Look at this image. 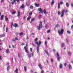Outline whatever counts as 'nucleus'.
<instances>
[{
  "instance_id": "obj_1",
  "label": "nucleus",
  "mask_w": 73,
  "mask_h": 73,
  "mask_svg": "<svg viewBox=\"0 0 73 73\" xmlns=\"http://www.w3.org/2000/svg\"><path fill=\"white\" fill-rule=\"evenodd\" d=\"M65 12V14L67 16V15H68V14L67 13L68 12V11L67 10L65 11V9H63L62 11L61 12V14L60 16V17H62L64 16Z\"/></svg>"
},
{
  "instance_id": "obj_2",
  "label": "nucleus",
  "mask_w": 73,
  "mask_h": 73,
  "mask_svg": "<svg viewBox=\"0 0 73 73\" xmlns=\"http://www.w3.org/2000/svg\"><path fill=\"white\" fill-rule=\"evenodd\" d=\"M38 40V38H36L35 39V43L37 45V46L36 47V50L37 53H38L39 52V47L40 46V45H38V42H37V40Z\"/></svg>"
},
{
  "instance_id": "obj_3",
  "label": "nucleus",
  "mask_w": 73,
  "mask_h": 73,
  "mask_svg": "<svg viewBox=\"0 0 73 73\" xmlns=\"http://www.w3.org/2000/svg\"><path fill=\"white\" fill-rule=\"evenodd\" d=\"M42 22H40L39 26L38 27V30H40L41 28H42Z\"/></svg>"
},
{
  "instance_id": "obj_4",
  "label": "nucleus",
  "mask_w": 73,
  "mask_h": 73,
  "mask_svg": "<svg viewBox=\"0 0 73 73\" xmlns=\"http://www.w3.org/2000/svg\"><path fill=\"white\" fill-rule=\"evenodd\" d=\"M64 30L63 29H62L61 30V31L60 30L58 31V33L59 35H63V33H64Z\"/></svg>"
},
{
  "instance_id": "obj_5",
  "label": "nucleus",
  "mask_w": 73,
  "mask_h": 73,
  "mask_svg": "<svg viewBox=\"0 0 73 73\" xmlns=\"http://www.w3.org/2000/svg\"><path fill=\"white\" fill-rule=\"evenodd\" d=\"M63 4H64V3H63V2H60V3H58V9H60V5Z\"/></svg>"
},
{
  "instance_id": "obj_6",
  "label": "nucleus",
  "mask_w": 73,
  "mask_h": 73,
  "mask_svg": "<svg viewBox=\"0 0 73 73\" xmlns=\"http://www.w3.org/2000/svg\"><path fill=\"white\" fill-rule=\"evenodd\" d=\"M56 56L58 57V61H60V58H61V57H60V54L58 53V52H57L56 53Z\"/></svg>"
},
{
  "instance_id": "obj_7",
  "label": "nucleus",
  "mask_w": 73,
  "mask_h": 73,
  "mask_svg": "<svg viewBox=\"0 0 73 73\" xmlns=\"http://www.w3.org/2000/svg\"><path fill=\"white\" fill-rule=\"evenodd\" d=\"M21 1H23V0H20ZM17 1V3H18L19 2V0H14L13 2H11V3L12 4H13V3H15V2H16V1Z\"/></svg>"
},
{
  "instance_id": "obj_8",
  "label": "nucleus",
  "mask_w": 73,
  "mask_h": 73,
  "mask_svg": "<svg viewBox=\"0 0 73 73\" xmlns=\"http://www.w3.org/2000/svg\"><path fill=\"white\" fill-rule=\"evenodd\" d=\"M13 26L14 27H15V28H16V27H19V25H17V23H14L13 25Z\"/></svg>"
},
{
  "instance_id": "obj_9",
  "label": "nucleus",
  "mask_w": 73,
  "mask_h": 73,
  "mask_svg": "<svg viewBox=\"0 0 73 73\" xmlns=\"http://www.w3.org/2000/svg\"><path fill=\"white\" fill-rule=\"evenodd\" d=\"M38 11H40L41 13H43V11H42V9L40 8L38 9Z\"/></svg>"
},
{
  "instance_id": "obj_10",
  "label": "nucleus",
  "mask_w": 73,
  "mask_h": 73,
  "mask_svg": "<svg viewBox=\"0 0 73 73\" xmlns=\"http://www.w3.org/2000/svg\"><path fill=\"white\" fill-rule=\"evenodd\" d=\"M24 49H25V52L27 53H28V50H27V47L25 46L24 47Z\"/></svg>"
},
{
  "instance_id": "obj_11",
  "label": "nucleus",
  "mask_w": 73,
  "mask_h": 73,
  "mask_svg": "<svg viewBox=\"0 0 73 73\" xmlns=\"http://www.w3.org/2000/svg\"><path fill=\"white\" fill-rule=\"evenodd\" d=\"M45 52L46 53L48 56H49V53L48 51H47V50H45Z\"/></svg>"
},
{
  "instance_id": "obj_12",
  "label": "nucleus",
  "mask_w": 73,
  "mask_h": 73,
  "mask_svg": "<svg viewBox=\"0 0 73 73\" xmlns=\"http://www.w3.org/2000/svg\"><path fill=\"white\" fill-rule=\"evenodd\" d=\"M35 6H36L37 7H40V5H39V4L37 3H35Z\"/></svg>"
},
{
  "instance_id": "obj_13",
  "label": "nucleus",
  "mask_w": 73,
  "mask_h": 73,
  "mask_svg": "<svg viewBox=\"0 0 73 73\" xmlns=\"http://www.w3.org/2000/svg\"><path fill=\"white\" fill-rule=\"evenodd\" d=\"M9 49H7L6 50L5 52L6 53H9Z\"/></svg>"
},
{
  "instance_id": "obj_14",
  "label": "nucleus",
  "mask_w": 73,
  "mask_h": 73,
  "mask_svg": "<svg viewBox=\"0 0 73 73\" xmlns=\"http://www.w3.org/2000/svg\"><path fill=\"white\" fill-rule=\"evenodd\" d=\"M5 34H3L2 35H0V38H2V37H5Z\"/></svg>"
},
{
  "instance_id": "obj_15",
  "label": "nucleus",
  "mask_w": 73,
  "mask_h": 73,
  "mask_svg": "<svg viewBox=\"0 0 73 73\" xmlns=\"http://www.w3.org/2000/svg\"><path fill=\"white\" fill-rule=\"evenodd\" d=\"M25 7V6H24V5L23 4L20 7V8H24Z\"/></svg>"
},
{
  "instance_id": "obj_16",
  "label": "nucleus",
  "mask_w": 73,
  "mask_h": 73,
  "mask_svg": "<svg viewBox=\"0 0 73 73\" xmlns=\"http://www.w3.org/2000/svg\"><path fill=\"white\" fill-rule=\"evenodd\" d=\"M1 20H4V15H2L1 17Z\"/></svg>"
},
{
  "instance_id": "obj_17",
  "label": "nucleus",
  "mask_w": 73,
  "mask_h": 73,
  "mask_svg": "<svg viewBox=\"0 0 73 73\" xmlns=\"http://www.w3.org/2000/svg\"><path fill=\"white\" fill-rule=\"evenodd\" d=\"M39 68L41 70L42 69V67H41V64H39L38 65Z\"/></svg>"
},
{
  "instance_id": "obj_18",
  "label": "nucleus",
  "mask_w": 73,
  "mask_h": 73,
  "mask_svg": "<svg viewBox=\"0 0 73 73\" xmlns=\"http://www.w3.org/2000/svg\"><path fill=\"white\" fill-rule=\"evenodd\" d=\"M14 72L16 73H18V69L16 68Z\"/></svg>"
},
{
  "instance_id": "obj_19",
  "label": "nucleus",
  "mask_w": 73,
  "mask_h": 73,
  "mask_svg": "<svg viewBox=\"0 0 73 73\" xmlns=\"http://www.w3.org/2000/svg\"><path fill=\"white\" fill-rule=\"evenodd\" d=\"M43 12L44 14H46V13H48V12H46V10L45 9H44L43 10Z\"/></svg>"
},
{
  "instance_id": "obj_20",
  "label": "nucleus",
  "mask_w": 73,
  "mask_h": 73,
  "mask_svg": "<svg viewBox=\"0 0 73 73\" xmlns=\"http://www.w3.org/2000/svg\"><path fill=\"white\" fill-rule=\"evenodd\" d=\"M54 4V0H53L51 2V5H53Z\"/></svg>"
},
{
  "instance_id": "obj_21",
  "label": "nucleus",
  "mask_w": 73,
  "mask_h": 73,
  "mask_svg": "<svg viewBox=\"0 0 73 73\" xmlns=\"http://www.w3.org/2000/svg\"><path fill=\"white\" fill-rule=\"evenodd\" d=\"M31 18V16L29 17L27 19V20H30Z\"/></svg>"
},
{
  "instance_id": "obj_22",
  "label": "nucleus",
  "mask_w": 73,
  "mask_h": 73,
  "mask_svg": "<svg viewBox=\"0 0 73 73\" xmlns=\"http://www.w3.org/2000/svg\"><path fill=\"white\" fill-rule=\"evenodd\" d=\"M5 20L6 21H8V18H7V16H5Z\"/></svg>"
},
{
  "instance_id": "obj_23",
  "label": "nucleus",
  "mask_w": 73,
  "mask_h": 73,
  "mask_svg": "<svg viewBox=\"0 0 73 73\" xmlns=\"http://www.w3.org/2000/svg\"><path fill=\"white\" fill-rule=\"evenodd\" d=\"M59 68L60 69H62V64H60V66H59Z\"/></svg>"
},
{
  "instance_id": "obj_24",
  "label": "nucleus",
  "mask_w": 73,
  "mask_h": 73,
  "mask_svg": "<svg viewBox=\"0 0 73 73\" xmlns=\"http://www.w3.org/2000/svg\"><path fill=\"white\" fill-rule=\"evenodd\" d=\"M69 5V3H66V6L67 7H68Z\"/></svg>"
},
{
  "instance_id": "obj_25",
  "label": "nucleus",
  "mask_w": 73,
  "mask_h": 73,
  "mask_svg": "<svg viewBox=\"0 0 73 73\" xmlns=\"http://www.w3.org/2000/svg\"><path fill=\"white\" fill-rule=\"evenodd\" d=\"M19 35L20 36H21V35H24V33L23 32H21L19 33Z\"/></svg>"
},
{
  "instance_id": "obj_26",
  "label": "nucleus",
  "mask_w": 73,
  "mask_h": 73,
  "mask_svg": "<svg viewBox=\"0 0 73 73\" xmlns=\"http://www.w3.org/2000/svg\"><path fill=\"white\" fill-rule=\"evenodd\" d=\"M24 69L25 72H26L27 71V68H26V66H24Z\"/></svg>"
},
{
  "instance_id": "obj_27",
  "label": "nucleus",
  "mask_w": 73,
  "mask_h": 73,
  "mask_svg": "<svg viewBox=\"0 0 73 73\" xmlns=\"http://www.w3.org/2000/svg\"><path fill=\"white\" fill-rule=\"evenodd\" d=\"M42 16L41 15H39V16H38V19H41V16Z\"/></svg>"
},
{
  "instance_id": "obj_28",
  "label": "nucleus",
  "mask_w": 73,
  "mask_h": 73,
  "mask_svg": "<svg viewBox=\"0 0 73 73\" xmlns=\"http://www.w3.org/2000/svg\"><path fill=\"white\" fill-rule=\"evenodd\" d=\"M17 16L18 17H20V11H18V12Z\"/></svg>"
},
{
  "instance_id": "obj_29",
  "label": "nucleus",
  "mask_w": 73,
  "mask_h": 73,
  "mask_svg": "<svg viewBox=\"0 0 73 73\" xmlns=\"http://www.w3.org/2000/svg\"><path fill=\"white\" fill-rule=\"evenodd\" d=\"M68 54H69V55H71V52L70 51L67 52Z\"/></svg>"
},
{
  "instance_id": "obj_30",
  "label": "nucleus",
  "mask_w": 73,
  "mask_h": 73,
  "mask_svg": "<svg viewBox=\"0 0 73 73\" xmlns=\"http://www.w3.org/2000/svg\"><path fill=\"white\" fill-rule=\"evenodd\" d=\"M30 9H33V6L32 5H31L30 7Z\"/></svg>"
},
{
  "instance_id": "obj_31",
  "label": "nucleus",
  "mask_w": 73,
  "mask_h": 73,
  "mask_svg": "<svg viewBox=\"0 0 73 73\" xmlns=\"http://www.w3.org/2000/svg\"><path fill=\"white\" fill-rule=\"evenodd\" d=\"M67 33L68 34H70L71 33V32H70V31H67Z\"/></svg>"
},
{
  "instance_id": "obj_32",
  "label": "nucleus",
  "mask_w": 73,
  "mask_h": 73,
  "mask_svg": "<svg viewBox=\"0 0 73 73\" xmlns=\"http://www.w3.org/2000/svg\"><path fill=\"white\" fill-rule=\"evenodd\" d=\"M27 56H28V57H29V58H31V56L29 54H27Z\"/></svg>"
},
{
  "instance_id": "obj_33",
  "label": "nucleus",
  "mask_w": 73,
  "mask_h": 73,
  "mask_svg": "<svg viewBox=\"0 0 73 73\" xmlns=\"http://www.w3.org/2000/svg\"><path fill=\"white\" fill-rule=\"evenodd\" d=\"M69 67L70 69H72V66H71V65H70V64L69 65Z\"/></svg>"
},
{
  "instance_id": "obj_34",
  "label": "nucleus",
  "mask_w": 73,
  "mask_h": 73,
  "mask_svg": "<svg viewBox=\"0 0 73 73\" xmlns=\"http://www.w3.org/2000/svg\"><path fill=\"white\" fill-rule=\"evenodd\" d=\"M8 27H6V32H8Z\"/></svg>"
},
{
  "instance_id": "obj_35",
  "label": "nucleus",
  "mask_w": 73,
  "mask_h": 73,
  "mask_svg": "<svg viewBox=\"0 0 73 73\" xmlns=\"http://www.w3.org/2000/svg\"><path fill=\"white\" fill-rule=\"evenodd\" d=\"M16 13V12L15 11H13L12 13V15H15Z\"/></svg>"
},
{
  "instance_id": "obj_36",
  "label": "nucleus",
  "mask_w": 73,
  "mask_h": 73,
  "mask_svg": "<svg viewBox=\"0 0 73 73\" xmlns=\"http://www.w3.org/2000/svg\"><path fill=\"white\" fill-rule=\"evenodd\" d=\"M18 40H19V38H18V37H15V40H16V41H17Z\"/></svg>"
},
{
  "instance_id": "obj_37",
  "label": "nucleus",
  "mask_w": 73,
  "mask_h": 73,
  "mask_svg": "<svg viewBox=\"0 0 73 73\" xmlns=\"http://www.w3.org/2000/svg\"><path fill=\"white\" fill-rule=\"evenodd\" d=\"M41 41H39L38 45H39L40 46V45H41Z\"/></svg>"
},
{
  "instance_id": "obj_38",
  "label": "nucleus",
  "mask_w": 73,
  "mask_h": 73,
  "mask_svg": "<svg viewBox=\"0 0 73 73\" xmlns=\"http://www.w3.org/2000/svg\"><path fill=\"white\" fill-rule=\"evenodd\" d=\"M44 45H47V42L46 41H45L44 42Z\"/></svg>"
},
{
  "instance_id": "obj_39",
  "label": "nucleus",
  "mask_w": 73,
  "mask_h": 73,
  "mask_svg": "<svg viewBox=\"0 0 73 73\" xmlns=\"http://www.w3.org/2000/svg\"><path fill=\"white\" fill-rule=\"evenodd\" d=\"M34 20H35V18H32L31 19V22H32L33 21H34Z\"/></svg>"
},
{
  "instance_id": "obj_40",
  "label": "nucleus",
  "mask_w": 73,
  "mask_h": 73,
  "mask_svg": "<svg viewBox=\"0 0 73 73\" xmlns=\"http://www.w3.org/2000/svg\"><path fill=\"white\" fill-rule=\"evenodd\" d=\"M30 50L31 52H32V50H33V49L32 48H30Z\"/></svg>"
},
{
  "instance_id": "obj_41",
  "label": "nucleus",
  "mask_w": 73,
  "mask_h": 73,
  "mask_svg": "<svg viewBox=\"0 0 73 73\" xmlns=\"http://www.w3.org/2000/svg\"><path fill=\"white\" fill-rule=\"evenodd\" d=\"M58 14L59 16H60L61 15V13L60 11H58Z\"/></svg>"
},
{
  "instance_id": "obj_42",
  "label": "nucleus",
  "mask_w": 73,
  "mask_h": 73,
  "mask_svg": "<svg viewBox=\"0 0 73 73\" xmlns=\"http://www.w3.org/2000/svg\"><path fill=\"white\" fill-rule=\"evenodd\" d=\"M44 23L45 24V18L44 19Z\"/></svg>"
},
{
  "instance_id": "obj_43",
  "label": "nucleus",
  "mask_w": 73,
  "mask_h": 73,
  "mask_svg": "<svg viewBox=\"0 0 73 73\" xmlns=\"http://www.w3.org/2000/svg\"><path fill=\"white\" fill-rule=\"evenodd\" d=\"M12 41L13 42H15L16 41L15 40V39L14 38H13L12 40Z\"/></svg>"
},
{
  "instance_id": "obj_44",
  "label": "nucleus",
  "mask_w": 73,
  "mask_h": 73,
  "mask_svg": "<svg viewBox=\"0 0 73 73\" xmlns=\"http://www.w3.org/2000/svg\"><path fill=\"white\" fill-rule=\"evenodd\" d=\"M65 43H63L62 44V47H64V45Z\"/></svg>"
},
{
  "instance_id": "obj_45",
  "label": "nucleus",
  "mask_w": 73,
  "mask_h": 73,
  "mask_svg": "<svg viewBox=\"0 0 73 73\" xmlns=\"http://www.w3.org/2000/svg\"><path fill=\"white\" fill-rule=\"evenodd\" d=\"M47 33H49L50 32V30H48L47 31Z\"/></svg>"
},
{
  "instance_id": "obj_46",
  "label": "nucleus",
  "mask_w": 73,
  "mask_h": 73,
  "mask_svg": "<svg viewBox=\"0 0 73 73\" xmlns=\"http://www.w3.org/2000/svg\"><path fill=\"white\" fill-rule=\"evenodd\" d=\"M51 64H53V59H51Z\"/></svg>"
},
{
  "instance_id": "obj_47",
  "label": "nucleus",
  "mask_w": 73,
  "mask_h": 73,
  "mask_svg": "<svg viewBox=\"0 0 73 73\" xmlns=\"http://www.w3.org/2000/svg\"><path fill=\"white\" fill-rule=\"evenodd\" d=\"M9 66H8L7 68V70L8 71L9 70Z\"/></svg>"
},
{
  "instance_id": "obj_48",
  "label": "nucleus",
  "mask_w": 73,
  "mask_h": 73,
  "mask_svg": "<svg viewBox=\"0 0 73 73\" xmlns=\"http://www.w3.org/2000/svg\"><path fill=\"white\" fill-rule=\"evenodd\" d=\"M32 15V12L30 13H29V16H31Z\"/></svg>"
},
{
  "instance_id": "obj_49",
  "label": "nucleus",
  "mask_w": 73,
  "mask_h": 73,
  "mask_svg": "<svg viewBox=\"0 0 73 73\" xmlns=\"http://www.w3.org/2000/svg\"><path fill=\"white\" fill-rule=\"evenodd\" d=\"M59 24H57V25L56 26V27H59Z\"/></svg>"
},
{
  "instance_id": "obj_50",
  "label": "nucleus",
  "mask_w": 73,
  "mask_h": 73,
  "mask_svg": "<svg viewBox=\"0 0 73 73\" xmlns=\"http://www.w3.org/2000/svg\"><path fill=\"white\" fill-rule=\"evenodd\" d=\"M25 45V44L24 43H22L21 44V45H22V46H23V45Z\"/></svg>"
},
{
  "instance_id": "obj_51",
  "label": "nucleus",
  "mask_w": 73,
  "mask_h": 73,
  "mask_svg": "<svg viewBox=\"0 0 73 73\" xmlns=\"http://www.w3.org/2000/svg\"><path fill=\"white\" fill-rule=\"evenodd\" d=\"M13 23H11V27L12 28V27L13 26Z\"/></svg>"
},
{
  "instance_id": "obj_52",
  "label": "nucleus",
  "mask_w": 73,
  "mask_h": 73,
  "mask_svg": "<svg viewBox=\"0 0 73 73\" xmlns=\"http://www.w3.org/2000/svg\"><path fill=\"white\" fill-rule=\"evenodd\" d=\"M34 54V52H33L31 54L32 56H33V54Z\"/></svg>"
},
{
  "instance_id": "obj_53",
  "label": "nucleus",
  "mask_w": 73,
  "mask_h": 73,
  "mask_svg": "<svg viewBox=\"0 0 73 73\" xmlns=\"http://www.w3.org/2000/svg\"><path fill=\"white\" fill-rule=\"evenodd\" d=\"M18 57H19V58H20V54H19V53H18Z\"/></svg>"
},
{
  "instance_id": "obj_54",
  "label": "nucleus",
  "mask_w": 73,
  "mask_h": 73,
  "mask_svg": "<svg viewBox=\"0 0 73 73\" xmlns=\"http://www.w3.org/2000/svg\"><path fill=\"white\" fill-rule=\"evenodd\" d=\"M26 4L27 5V6H29V5L28 4V3L27 2H26Z\"/></svg>"
},
{
  "instance_id": "obj_55",
  "label": "nucleus",
  "mask_w": 73,
  "mask_h": 73,
  "mask_svg": "<svg viewBox=\"0 0 73 73\" xmlns=\"http://www.w3.org/2000/svg\"><path fill=\"white\" fill-rule=\"evenodd\" d=\"M4 1V0H1V3H3Z\"/></svg>"
},
{
  "instance_id": "obj_56",
  "label": "nucleus",
  "mask_w": 73,
  "mask_h": 73,
  "mask_svg": "<svg viewBox=\"0 0 73 73\" xmlns=\"http://www.w3.org/2000/svg\"><path fill=\"white\" fill-rule=\"evenodd\" d=\"M18 34H19V33L17 32L15 33V35H17Z\"/></svg>"
},
{
  "instance_id": "obj_57",
  "label": "nucleus",
  "mask_w": 73,
  "mask_h": 73,
  "mask_svg": "<svg viewBox=\"0 0 73 73\" xmlns=\"http://www.w3.org/2000/svg\"><path fill=\"white\" fill-rule=\"evenodd\" d=\"M44 73V71L42 70L41 72L40 73Z\"/></svg>"
},
{
  "instance_id": "obj_58",
  "label": "nucleus",
  "mask_w": 73,
  "mask_h": 73,
  "mask_svg": "<svg viewBox=\"0 0 73 73\" xmlns=\"http://www.w3.org/2000/svg\"><path fill=\"white\" fill-rule=\"evenodd\" d=\"M45 27L46 29H47V25H46L45 26Z\"/></svg>"
},
{
  "instance_id": "obj_59",
  "label": "nucleus",
  "mask_w": 73,
  "mask_h": 73,
  "mask_svg": "<svg viewBox=\"0 0 73 73\" xmlns=\"http://www.w3.org/2000/svg\"><path fill=\"white\" fill-rule=\"evenodd\" d=\"M0 60H2V58H1V57L0 56Z\"/></svg>"
},
{
  "instance_id": "obj_60",
  "label": "nucleus",
  "mask_w": 73,
  "mask_h": 73,
  "mask_svg": "<svg viewBox=\"0 0 73 73\" xmlns=\"http://www.w3.org/2000/svg\"><path fill=\"white\" fill-rule=\"evenodd\" d=\"M29 39V37H27L26 40H28Z\"/></svg>"
},
{
  "instance_id": "obj_61",
  "label": "nucleus",
  "mask_w": 73,
  "mask_h": 73,
  "mask_svg": "<svg viewBox=\"0 0 73 73\" xmlns=\"http://www.w3.org/2000/svg\"><path fill=\"white\" fill-rule=\"evenodd\" d=\"M71 28H72V29H73V25H72L71 27Z\"/></svg>"
},
{
  "instance_id": "obj_62",
  "label": "nucleus",
  "mask_w": 73,
  "mask_h": 73,
  "mask_svg": "<svg viewBox=\"0 0 73 73\" xmlns=\"http://www.w3.org/2000/svg\"><path fill=\"white\" fill-rule=\"evenodd\" d=\"M25 17H23V19L25 20Z\"/></svg>"
},
{
  "instance_id": "obj_63",
  "label": "nucleus",
  "mask_w": 73,
  "mask_h": 73,
  "mask_svg": "<svg viewBox=\"0 0 73 73\" xmlns=\"http://www.w3.org/2000/svg\"><path fill=\"white\" fill-rule=\"evenodd\" d=\"M31 72H33V70H31Z\"/></svg>"
},
{
  "instance_id": "obj_64",
  "label": "nucleus",
  "mask_w": 73,
  "mask_h": 73,
  "mask_svg": "<svg viewBox=\"0 0 73 73\" xmlns=\"http://www.w3.org/2000/svg\"><path fill=\"white\" fill-rule=\"evenodd\" d=\"M46 62H47V64H49V62H48V60H46Z\"/></svg>"
}]
</instances>
